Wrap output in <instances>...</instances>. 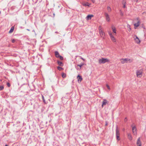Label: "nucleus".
<instances>
[{
	"label": "nucleus",
	"mask_w": 146,
	"mask_h": 146,
	"mask_svg": "<svg viewBox=\"0 0 146 146\" xmlns=\"http://www.w3.org/2000/svg\"><path fill=\"white\" fill-rule=\"evenodd\" d=\"M1 13V12L0 11V14Z\"/></svg>",
	"instance_id": "nucleus-46"
},
{
	"label": "nucleus",
	"mask_w": 146,
	"mask_h": 146,
	"mask_svg": "<svg viewBox=\"0 0 146 146\" xmlns=\"http://www.w3.org/2000/svg\"><path fill=\"white\" fill-rule=\"evenodd\" d=\"M7 84L8 87H9L11 85H10V84L9 83V82L7 83Z\"/></svg>",
	"instance_id": "nucleus-31"
},
{
	"label": "nucleus",
	"mask_w": 146,
	"mask_h": 146,
	"mask_svg": "<svg viewBox=\"0 0 146 146\" xmlns=\"http://www.w3.org/2000/svg\"><path fill=\"white\" fill-rule=\"evenodd\" d=\"M143 28L145 29V27H144Z\"/></svg>",
	"instance_id": "nucleus-43"
},
{
	"label": "nucleus",
	"mask_w": 146,
	"mask_h": 146,
	"mask_svg": "<svg viewBox=\"0 0 146 146\" xmlns=\"http://www.w3.org/2000/svg\"><path fill=\"white\" fill-rule=\"evenodd\" d=\"M80 58L82 59L84 61L85 60V59L83 58H82V57H81V58Z\"/></svg>",
	"instance_id": "nucleus-35"
},
{
	"label": "nucleus",
	"mask_w": 146,
	"mask_h": 146,
	"mask_svg": "<svg viewBox=\"0 0 146 146\" xmlns=\"http://www.w3.org/2000/svg\"><path fill=\"white\" fill-rule=\"evenodd\" d=\"M122 4L123 5H126V3L125 0H123L122 2Z\"/></svg>",
	"instance_id": "nucleus-24"
},
{
	"label": "nucleus",
	"mask_w": 146,
	"mask_h": 146,
	"mask_svg": "<svg viewBox=\"0 0 146 146\" xmlns=\"http://www.w3.org/2000/svg\"><path fill=\"white\" fill-rule=\"evenodd\" d=\"M134 37H135V38L134 37V40H135V39H139V38H138L137 37V36H136V35H135L134 36Z\"/></svg>",
	"instance_id": "nucleus-29"
},
{
	"label": "nucleus",
	"mask_w": 146,
	"mask_h": 146,
	"mask_svg": "<svg viewBox=\"0 0 146 146\" xmlns=\"http://www.w3.org/2000/svg\"><path fill=\"white\" fill-rule=\"evenodd\" d=\"M146 14V12H143V13H142V14Z\"/></svg>",
	"instance_id": "nucleus-38"
},
{
	"label": "nucleus",
	"mask_w": 146,
	"mask_h": 146,
	"mask_svg": "<svg viewBox=\"0 0 146 146\" xmlns=\"http://www.w3.org/2000/svg\"><path fill=\"white\" fill-rule=\"evenodd\" d=\"M84 63H81L80 64H79V65H78L77 66H79L80 67V68L79 69H81L82 66L83 65H84Z\"/></svg>",
	"instance_id": "nucleus-21"
},
{
	"label": "nucleus",
	"mask_w": 146,
	"mask_h": 146,
	"mask_svg": "<svg viewBox=\"0 0 146 146\" xmlns=\"http://www.w3.org/2000/svg\"><path fill=\"white\" fill-rule=\"evenodd\" d=\"M108 125V123L106 122V125Z\"/></svg>",
	"instance_id": "nucleus-39"
},
{
	"label": "nucleus",
	"mask_w": 146,
	"mask_h": 146,
	"mask_svg": "<svg viewBox=\"0 0 146 146\" xmlns=\"http://www.w3.org/2000/svg\"><path fill=\"white\" fill-rule=\"evenodd\" d=\"M99 62L100 64H104L106 62H109V60L107 58H102L99 60Z\"/></svg>",
	"instance_id": "nucleus-4"
},
{
	"label": "nucleus",
	"mask_w": 146,
	"mask_h": 146,
	"mask_svg": "<svg viewBox=\"0 0 146 146\" xmlns=\"http://www.w3.org/2000/svg\"><path fill=\"white\" fill-rule=\"evenodd\" d=\"M131 127L132 128V131L133 135H136L137 134V129L134 123H133L131 125Z\"/></svg>",
	"instance_id": "nucleus-3"
},
{
	"label": "nucleus",
	"mask_w": 146,
	"mask_h": 146,
	"mask_svg": "<svg viewBox=\"0 0 146 146\" xmlns=\"http://www.w3.org/2000/svg\"><path fill=\"white\" fill-rule=\"evenodd\" d=\"M112 29L113 30V33H116V30H115V27H112Z\"/></svg>",
	"instance_id": "nucleus-22"
},
{
	"label": "nucleus",
	"mask_w": 146,
	"mask_h": 146,
	"mask_svg": "<svg viewBox=\"0 0 146 146\" xmlns=\"http://www.w3.org/2000/svg\"><path fill=\"white\" fill-rule=\"evenodd\" d=\"M15 40L14 39H13L12 40V43H14L15 41Z\"/></svg>",
	"instance_id": "nucleus-32"
},
{
	"label": "nucleus",
	"mask_w": 146,
	"mask_h": 146,
	"mask_svg": "<svg viewBox=\"0 0 146 146\" xmlns=\"http://www.w3.org/2000/svg\"><path fill=\"white\" fill-rule=\"evenodd\" d=\"M135 42H136V43H137V44H139L140 43V40L139 39H135V40H134Z\"/></svg>",
	"instance_id": "nucleus-20"
},
{
	"label": "nucleus",
	"mask_w": 146,
	"mask_h": 146,
	"mask_svg": "<svg viewBox=\"0 0 146 146\" xmlns=\"http://www.w3.org/2000/svg\"><path fill=\"white\" fill-rule=\"evenodd\" d=\"M119 135H120L119 130L118 129L117 126L116 127V136L117 139L118 141H119L120 139V138L119 137Z\"/></svg>",
	"instance_id": "nucleus-1"
},
{
	"label": "nucleus",
	"mask_w": 146,
	"mask_h": 146,
	"mask_svg": "<svg viewBox=\"0 0 146 146\" xmlns=\"http://www.w3.org/2000/svg\"><path fill=\"white\" fill-rule=\"evenodd\" d=\"M62 76L63 78H65L66 77V74L64 73H62Z\"/></svg>",
	"instance_id": "nucleus-19"
},
{
	"label": "nucleus",
	"mask_w": 146,
	"mask_h": 146,
	"mask_svg": "<svg viewBox=\"0 0 146 146\" xmlns=\"http://www.w3.org/2000/svg\"><path fill=\"white\" fill-rule=\"evenodd\" d=\"M42 100H43V102L45 104H46L47 103L46 102L45 100L44 99V97L42 95Z\"/></svg>",
	"instance_id": "nucleus-23"
},
{
	"label": "nucleus",
	"mask_w": 146,
	"mask_h": 146,
	"mask_svg": "<svg viewBox=\"0 0 146 146\" xmlns=\"http://www.w3.org/2000/svg\"><path fill=\"white\" fill-rule=\"evenodd\" d=\"M136 144L137 146H142L141 142L140 141V137H139L137 139Z\"/></svg>",
	"instance_id": "nucleus-10"
},
{
	"label": "nucleus",
	"mask_w": 146,
	"mask_h": 146,
	"mask_svg": "<svg viewBox=\"0 0 146 146\" xmlns=\"http://www.w3.org/2000/svg\"><path fill=\"white\" fill-rule=\"evenodd\" d=\"M78 79V83H80L82 80V76L79 75H78L77 76Z\"/></svg>",
	"instance_id": "nucleus-11"
},
{
	"label": "nucleus",
	"mask_w": 146,
	"mask_h": 146,
	"mask_svg": "<svg viewBox=\"0 0 146 146\" xmlns=\"http://www.w3.org/2000/svg\"><path fill=\"white\" fill-rule=\"evenodd\" d=\"M137 20H138L139 19H138V18H137Z\"/></svg>",
	"instance_id": "nucleus-41"
},
{
	"label": "nucleus",
	"mask_w": 146,
	"mask_h": 146,
	"mask_svg": "<svg viewBox=\"0 0 146 146\" xmlns=\"http://www.w3.org/2000/svg\"><path fill=\"white\" fill-rule=\"evenodd\" d=\"M107 9L108 11V12H110L111 11V9L110 7H107Z\"/></svg>",
	"instance_id": "nucleus-25"
},
{
	"label": "nucleus",
	"mask_w": 146,
	"mask_h": 146,
	"mask_svg": "<svg viewBox=\"0 0 146 146\" xmlns=\"http://www.w3.org/2000/svg\"><path fill=\"white\" fill-rule=\"evenodd\" d=\"M55 56L56 58H59V56H60V55L58 51H55Z\"/></svg>",
	"instance_id": "nucleus-15"
},
{
	"label": "nucleus",
	"mask_w": 146,
	"mask_h": 146,
	"mask_svg": "<svg viewBox=\"0 0 146 146\" xmlns=\"http://www.w3.org/2000/svg\"><path fill=\"white\" fill-rule=\"evenodd\" d=\"M61 60H63V58L62 56L60 55L59 56V58Z\"/></svg>",
	"instance_id": "nucleus-26"
},
{
	"label": "nucleus",
	"mask_w": 146,
	"mask_h": 146,
	"mask_svg": "<svg viewBox=\"0 0 146 146\" xmlns=\"http://www.w3.org/2000/svg\"><path fill=\"white\" fill-rule=\"evenodd\" d=\"M104 15L106 17V21L108 22H109L110 21V19L108 14L106 13H105Z\"/></svg>",
	"instance_id": "nucleus-9"
},
{
	"label": "nucleus",
	"mask_w": 146,
	"mask_h": 146,
	"mask_svg": "<svg viewBox=\"0 0 146 146\" xmlns=\"http://www.w3.org/2000/svg\"><path fill=\"white\" fill-rule=\"evenodd\" d=\"M123 61L121 62L122 64H123L125 62H127L128 61H129V62H131L132 61V60L131 61V59L129 58H122L121 59Z\"/></svg>",
	"instance_id": "nucleus-6"
},
{
	"label": "nucleus",
	"mask_w": 146,
	"mask_h": 146,
	"mask_svg": "<svg viewBox=\"0 0 146 146\" xmlns=\"http://www.w3.org/2000/svg\"><path fill=\"white\" fill-rule=\"evenodd\" d=\"M109 104V102L106 99H103V101L102 103V107L103 108L104 106L106 104Z\"/></svg>",
	"instance_id": "nucleus-5"
},
{
	"label": "nucleus",
	"mask_w": 146,
	"mask_h": 146,
	"mask_svg": "<svg viewBox=\"0 0 146 146\" xmlns=\"http://www.w3.org/2000/svg\"><path fill=\"white\" fill-rule=\"evenodd\" d=\"M94 17V15H88L86 17V19L87 20H88L89 19H91L92 17Z\"/></svg>",
	"instance_id": "nucleus-12"
},
{
	"label": "nucleus",
	"mask_w": 146,
	"mask_h": 146,
	"mask_svg": "<svg viewBox=\"0 0 146 146\" xmlns=\"http://www.w3.org/2000/svg\"><path fill=\"white\" fill-rule=\"evenodd\" d=\"M90 5V4L88 3V2H86V3H84L82 4V5L84 6H88V7H89Z\"/></svg>",
	"instance_id": "nucleus-17"
},
{
	"label": "nucleus",
	"mask_w": 146,
	"mask_h": 146,
	"mask_svg": "<svg viewBox=\"0 0 146 146\" xmlns=\"http://www.w3.org/2000/svg\"><path fill=\"white\" fill-rule=\"evenodd\" d=\"M143 70L142 69L137 70L136 71V73L137 77L140 78L142 76Z\"/></svg>",
	"instance_id": "nucleus-2"
},
{
	"label": "nucleus",
	"mask_w": 146,
	"mask_h": 146,
	"mask_svg": "<svg viewBox=\"0 0 146 146\" xmlns=\"http://www.w3.org/2000/svg\"><path fill=\"white\" fill-rule=\"evenodd\" d=\"M125 5H123V8H125L126 7V6Z\"/></svg>",
	"instance_id": "nucleus-36"
},
{
	"label": "nucleus",
	"mask_w": 146,
	"mask_h": 146,
	"mask_svg": "<svg viewBox=\"0 0 146 146\" xmlns=\"http://www.w3.org/2000/svg\"><path fill=\"white\" fill-rule=\"evenodd\" d=\"M140 24V22L139 21H137V23H135L134 24L135 27H137L139 26Z\"/></svg>",
	"instance_id": "nucleus-13"
},
{
	"label": "nucleus",
	"mask_w": 146,
	"mask_h": 146,
	"mask_svg": "<svg viewBox=\"0 0 146 146\" xmlns=\"http://www.w3.org/2000/svg\"><path fill=\"white\" fill-rule=\"evenodd\" d=\"M92 2L94 3L95 2V0H92Z\"/></svg>",
	"instance_id": "nucleus-34"
},
{
	"label": "nucleus",
	"mask_w": 146,
	"mask_h": 146,
	"mask_svg": "<svg viewBox=\"0 0 146 146\" xmlns=\"http://www.w3.org/2000/svg\"><path fill=\"white\" fill-rule=\"evenodd\" d=\"M57 62L58 64L61 66H63V64L62 62L60 61L59 60L57 61Z\"/></svg>",
	"instance_id": "nucleus-18"
},
{
	"label": "nucleus",
	"mask_w": 146,
	"mask_h": 146,
	"mask_svg": "<svg viewBox=\"0 0 146 146\" xmlns=\"http://www.w3.org/2000/svg\"><path fill=\"white\" fill-rule=\"evenodd\" d=\"M106 86L108 89L109 90H110V88L108 84H106Z\"/></svg>",
	"instance_id": "nucleus-28"
},
{
	"label": "nucleus",
	"mask_w": 146,
	"mask_h": 146,
	"mask_svg": "<svg viewBox=\"0 0 146 146\" xmlns=\"http://www.w3.org/2000/svg\"><path fill=\"white\" fill-rule=\"evenodd\" d=\"M128 138L130 140H132V136L130 133L127 134Z\"/></svg>",
	"instance_id": "nucleus-16"
},
{
	"label": "nucleus",
	"mask_w": 146,
	"mask_h": 146,
	"mask_svg": "<svg viewBox=\"0 0 146 146\" xmlns=\"http://www.w3.org/2000/svg\"><path fill=\"white\" fill-rule=\"evenodd\" d=\"M127 117H125V119H124V121L125 122H126L127 121Z\"/></svg>",
	"instance_id": "nucleus-33"
},
{
	"label": "nucleus",
	"mask_w": 146,
	"mask_h": 146,
	"mask_svg": "<svg viewBox=\"0 0 146 146\" xmlns=\"http://www.w3.org/2000/svg\"><path fill=\"white\" fill-rule=\"evenodd\" d=\"M109 34L111 38V40L114 42H116V39L115 38H114V36H113L112 33H111L109 32Z\"/></svg>",
	"instance_id": "nucleus-8"
},
{
	"label": "nucleus",
	"mask_w": 146,
	"mask_h": 146,
	"mask_svg": "<svg viewBox=\"0 0 146 146\" xmlns=\"http://www.w3.org/2000/svg\"><path fill=\"white\" fill-rule=\"evenodd\" d=\"M4 88V87L3 86H0V90H2Z\"/></svg>",
	"instance_id": "nucleus-30"
},
{
	"label": "nucleus",
	"mask_w": 146,
	"mask_h": 146,
	"mask_svg": "<svg viewBox=\"0 0 146 146\" xmlns=\"http://www.w3.org/2000/svg\"><path fill=\"white\" fill-rule=\"evenodd\" d=\"M14 29V26L12 27L11 28V29H10V30L9 31V33H12Z\"/></svg>",
	"instance_id": "nucleus-14"
},
{
	"label": "nucleus",
	"mask_w": 146,
	"mask_h": 146,
	"mask_svg": "<svg viewBox=\"0 0 146 146\" xmlns=\"http://www.w3.org/2000/svg\"><path fill=\"white\" fill-rule=\"evenodd\" d=\"M130 30H131V28H130Z\"/></svg>",
	"instance_id": "nucleus-44"
},
{
	"label": "nucleus",
	"mask_w": 146,
	"mask_h": 146,
	"mask_svg": "<svg viewBox=\"0 0 146 146\" xmlns=\"http://www.w3.org/2000/svg\"><path fill=\"white\" fill-rule=\"evenodd\" d=\"M57 69L58 70H61L62 69H63V68H62L60 66H58L57 67Z\"/></svg>",
	"instance_id": "nucleus-27"
},
{
	"label": "nucleus",
	"mask_w": 146,
	"mask_h": 146,
	"mask_svg": "<svg viewBox=\"0 0 146 146\" xmlns=\"http://www.w3.org/2000/svg\"><path fill=\"white\" fill-rule=\"evenodd\" d=\"M5 146H8V145H6Z\"/></svg>",
	"instance_id": "nucleus-42"
},
{
	"label": "nucleus",
	"mask_w": 146,
	"mask_h": 146,
	"mask_svg": "<svg viewBox=\"0 0 146 146\" xmlns=\"http://www.w3.org/2000/svg\"><path fill=\"white\" fill-rule=\"evenodd\" d=\"M87 0L88 1H89V0Z\"/></svg>",
	"instance_id": "nucleus-45"
},
{
	"label": "nucleus",
	"mask_w": 146,
	"mask_h": 146,
	"mask_svg": "<svg viewBox=\"0 0 146 146\" xmlns=\"http://www.w3.org/2000/svg\"><path fill=\"white\" fill-rule=\"evenodd\" d=\"M138 0H136V2H138Z\"/></svg>",
	"instance_id": "nucleus-40"
},
{
	"label": "nucleus",
	"mask_w": 146,
	"mask_h": 146,
	"mask_svg": "<svg viewBox=\"0 0 146 146\" xmlns=\"http://www.w3.org/2000/svg\"><path fill=\"white\" fill-rule=\"evenodd\" d=\"M99 32L101 36L103 38H104L105 36V34L104 33L102 30H101V29H99Z\"/></svg>",
	"instance_id": "nucleus-7"
},
{
	"label": "nucleus",
	"mask_w": 146,
	"mask_h": 146,
	"mask_svg": "<svg viewBox=\"0 0 146 146\" xmlns=\"http://www.w3.org/2000/svg\"><path fill=\"white\" fill-rule=\"evenodd\" d=\"M120 14L121 15V16H123V13H122V12H121V13H120Z\"/></svg>",
	"instance_id": "nucleus-37"
}]
</instances>
